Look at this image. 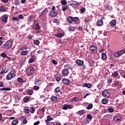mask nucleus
Segmentation results:
<instances>
[{"mask_svg":"<svg viewBox=\"0 0 125 125\" xmlns=\"http://www.w3.org/2000/svg\"><path fill=\"white\" fill-rule=\"evenodd\" d=\"M80 21V18L78 17H74L72 16H69L66 19V21L69 24H72L74 23L76 24H79V21Z\"/></svg>","mask_w":125,"mask_h":125,"instance_id":"1","label":"nucleus"},{"mask_svg":"<svg viewBox=\"0 0 125 125\" xmlns=\"http://www.w3.org/2000/svg\"><path fill=\"white\" fill-rule=\"evenodd\" d=\"M15 77H16V71L13 70L10 71V73L6 75V79L7 81H10V80H12Z\"/></svg>","mask_w":125,"mask_h":125,"instance_id":"2","label":"nucleus"},{"mask_svg":"<svg viewBox=\"0 0 125 125\" xmlns=\"http://www.w3.org/2000/svg\"><path fill=\"white\" fill-rule=\"evenodd\" d=\"M36 72V69L32 67H28L26 70V76L27 77H30L33 76L35 72Z\"/></svg>","mask_w":125,"mask_h":125,"instance_id":"3","label":"nucleus"},{"mask_svg":"<svg viewBox=\"0 0 125 125\" xmlns=\"http://www.w3.org/2000/svg\"><path fill=\"white\" fill-rule=\"evenodd\" d=\"M12 44H13L12 41L10 40H8L3 45L4 48H5L6 49H8L9 48H10L11 46H12Z\"/></svg>","mask_w":125,"mask_h":125,"instance_id":"4","label":"nucleus"},{"mask_svg":"<svg viewBox=\"0 0 125 125\" xmlns=\"http://www.w3.org/2000/svg\"><path fill=\"white\" fill-rule=\"evenodd\" d=\"M121 120H122V116H121V115L120 114H117L114 115L113 117L114 122L119 123V122H121Z\"/></svg>","mask_w":125,"mask_h":125,"instance_id":"5","label":"nucleus"},{"mask_svg":"<svg viewBox=\"0 0 125 125\" xmlns=\"http://www.w3.org/2000/svg\"><path fill=\"white\" fill-rule=\"evenodd\" d=\"M50 16L52 18L56 17L58 15V11L57 10H51L49 12Z\"/></svg>","mask_w":125,"mask_h":125,"instance_id":"6","label":"nucleus"},{"mask_svg":"<svg viewBox=\"0 0 125 125\" xmlns=\"http://www.w3.org/2000/svg\"><path fill=\"white\" fill-rule=\"evenodd\" d=\"M102 95L103 96H104V97H105V98H109L110 96L109 90H108V89L104 90L102 93Z\"/></svg>","mask_w":125,"mask_h":125,"instance_id":"7","label":"nucleus"},{"mask_svg":"<svg viewBox=\"0 0 125 125\" xmlns=\"http://www.w3.org/2000/svg\"><path fill=\"white\" fill-rule=\"evenodd\" d=\"M54 76L56 82H60L61 81V79H62V76H61V74H60V73H57L55 74Z\"/></svg>","mask_w":125,"mask_h":125,"instance_id":"8","label":"nucleus"},{"mask_svg":"<svg viewBox=\"0 0 125 125\" xmlns=\"http://www.w3.org/2000/svg\"><path fill=\"white\" fill-rule=\"evenodd\" d=\"M73 108H74V106L71 104H64L62 107V109L63 110H68V109H73Z\"/></svg>","mask_w":125,"mask_h":125,"instance_id":"9","label":"nucleus"},{"mask_svg":"<svg viewBox=\"0 0 125 125\" xmlns=\"http://www.w3.org/2000/svg\"><path fill=\"white\" fill-rule=\"evenodd\" d=\"M62 82L64 84H65L66 85H69L71 84V81L68 79L66 78H63L62 80Z\"/></svg>","mask_w":125,"mask_h":125,"instance_id":"10","label":"nucleus"},{"mask_svg":"<svg viewBox=\"0 0 125 125\" xmlns=\"http://www.w3.org/2000/svg\"><path fill=\"white\" fill-rule=\"evenodd\" d=\"M8 72V68L6 67L5 66H3L2 67V70L0 72V74L2 75V74H5Z\"/></svg>","mask_w":125,"mask_h":125,"instance_id":"11","label":"nucleus"},{"mask_svg":"<svg viewBox=\"0 0 125 125\" xmlns=\"http://www.w3.org/2000/svg\"><path fill=\"white\" fill-rule=\"evenodd\" d=\"M62 74L64 77H67L69 75V70L64 68L62 70Z\"/></svg>","mask_w":125,"mask_h":125,"instance_id":"12","label":"nucleus"},{"mask_svg":"<svg viewBox=\"0 0 125 125\" xmlns=\"http://www.w3.org/2000/svg\"><path fill=\"white\" fill-rule=\"evenodd\" d=\"M89 50L92 52H97V47L94 45H91L89 47Z\"/></svg>","mask_w":125,"mask_h":125,"instance_id":"13","label":"nucleus"},{"mask_svg":"<svg viewBox=\"0 0 125 125\" xmlns=\"http://www.w3.org/2000/svg\"><path fill=\"white\" fill-rule=\"evenodd\" d=\"M1 20L3 23H6L7 22V19H8V15H4L1 17Z\"/></svg>","mask_w":125,"mask_h":125,"instance_id":"14","label":"nucleus"},{"mask_svg":"<svg viewBox=\"0 0 125 125\" xmlns=\"http://www.w3.org/2000/svg\"><path fill=\"white\" fill-rule=\"evenodd\" d=\"M110 26L112 27H115L117 25V21L116 20H112L110 22H109Z\"/></svg>","mask_w":125,"mask_h":125,"instance_id":"15","label":"nucleus"},{"mask_svg":"<svg viewBox=\"0 0 125 125\" xmlns=\"http://www.w3.org/2000/svg\"><path fill=\"white\" fill-rule=\"evenodd\" d=\"M26 49H28V47L26 46H23L21 47L17 51V53H20V52L21 51L23 50H26Z\"/></svg>","mask_w":125,"mask_h":125,"instance_id":"16","label":"nucleus"},{"mask_svg":"<svg viewBox=\"0 0 125 125\" xmlns=\"http://www.w3.org/2000/svg\"><path fill=\"white\" fill-rule=\"evenodd\" d=\"M64 68L68 71L69 70H73V66H72V65L69 64L68 63L64 65Z\"/></svg>","mask_w":125,"mask_h":125,"instance_id":"17","label":"nucleus"},{"mask_svg":"<svg viewBox=\"0 0 125 125\" xmlns=\"http://www.w3.org/2000/svg\"><path fill=\"white\" fill-rule=\"evenodd\" d=\"M36 58H37L36 56H32L28 61V63H33V62H35Z\"/></svg>","mask_w":125,"mask_h":125,"instance_id":"18","label":"nucleus"},{"mask_svg":"<svg viewBox=\"0 0 125 125\" xmlns=\"http://www.w3.org/2000/svg\"><path fill=\"white\" fill-rule=\"evenodd\" d=\"M50 100L52 102H57V101H58V97L53 96L50 98Z\"/></svg>","mask_w":125,"mask_h":125,"instance_id":"19","label":"nucleus"},{"mask_svg":"<svg viewBox=\"0 0 125 125\" xmlns=\"http://www.w3.org/2000/svg\"><path fill=\"white\" fill-rule=\"evenodd\" d=\"M29 53V51L28 50H23L21 51L20 55H21V56H26Z\"/></svg>","mask_w":125,"mask_h":125,"instance_id":"20","label":"nucleus"},{"mask_svg":"<svg viewBox=\"0 0 125 125\" xmlns=\"http://www.w3.org/2000/svg\"><path fill=\"white\" fill-rule=\"evenodd\" d=\"M83 63H84V62L83 60H76V63L77 64V65H79V66H83Z\"/></svg>","mask_w":125,"mask_h":125,"instance_id":"21","label":"nucleus"},{"mask_svg":"<svg viewBox=\"0 0 125 125\" xmlns=\"http://www.w3.org/2000/svg\"><path fill=\"white\" fill-rule=\"evenodd\" d=\"M97 26L98 27L103 26V21H102V20H98L97 22Z\"/></svg>","mask_w":125,"mask_h":125,"instance_id":"22","label":"nucleus"},{"mask_svg":"<svg viewBox=\"0 0 125 125\" xmlns=\"http://www.w3.org/2000/svg\"><path fill=\"white\" fill-rule=\"evenodd\" d=\"M68 9H69V5H62V10L63 12L68 10Z\"/></svg>","mask_w":125,"mask_h":125,"instance_id":"23","label":"nucleus"},{"mask_svg":"<svg viewBox=\"0 0 125 125\" xmlns=\"http://www.w3.org/2000/svg\"><path fill=\"white\" fill-rule=\"evenodd\" d=\"M69 59L67 58L66 57H63L62 58H60V62L62 63V62H63V63H66L67 61H68Z\"/></svg>","mask_w":125,"mask_h":125,"instance_id":"24","label":"nucleus"},{"mask_svg":"<svg viewBox=\"0 0 125 125\" xmlns=\"http://www.w3.org/2000/svg\"><path fill=\"white\" fill-rule=\"evenodd\" d=\"M34 83H35V84H37V85H40L41 83H42V80L35 79Z\"/></svg>","mask_w":125,"mask_h":125,"instance_id":"25","label":"nucleus"},{"mask_svg":"<svg viewBox=\"0 0 125 125\" xmlns=\"http://www.w3.org/2000/svg\"><path fill=\"white\" fill-rule=\"evenodd\" d=\"M72 3L69 4V5H71V6H73V5H79L80 3L76 1H73L71 0Z\"/></svg>","mask_w":125,"mask_h":125,"instance_id":"26","label":"nucleus"},{"mask_svg":"<svg viewBox=\"0 0 125 125\" xmlns=\"http://www.w3.org/2000/svg\"><path fill=\"white\" fill-rule=\"evenodd\" d=\"M61 91V88L60 87L58 86L54 89V92L55 93H58L59 92H60Z\"/></svg>","mask_w":125,"mask_h":125,"instance_id":"27","label":"nucleus"},{"mask_svg":"<svg viewBox=\"0 0 125 125\" xmlns=\"http://www.w3.org/2000/svg\"><path fill=\"white\" fill-rule=\"evenodd\" d=\"M0 11L1 12H5V11H6V7L3 6H0Z\"/></svg>","mask_w":125,"mask_h":125,"instance_id":"28","label":"nucleus"},{"mask_svg":"<svg viewBox=\"0 0 125 125\" xmlns=\"http://www.w3.org/2000/svg\"><path fill=\"white\" fill-rule=\"evenodd\" d=\"M117 53H118V55L121 57V56H122V55H123V54H124V53H125V49L121 50V51H119L118 52H117Z\"/></svg>","mask_w":125,"mask_h":125,"instance_id":"29","label":"nucleus"},{"mask_svg":"<svg viewBox=\"0 0 125 125\" xmlns=\"http://www.w3.org/2000/svg\"><path fill=\"white\" fill-rule=\"evenodd\" d=\"M12 20L13 22H19V21H20V20L17 17H13L12 18Z\"/></svg>","mask_w":125,"mask_h":125,"instance_id":"30","label":"nucleus"},{"mask_svg":"<svg viewBox=\"0 0 125 125\" xmlns=\"http://www.w3.org/2000/svg\"><path fill=\"white\" fill-rule=\"evenodd\" d=\"M11 90V88H10V87L0 88V90H1V91H2L3 90H4L5 91H9V90Z\"/></svg>","mask_w":125,"mask_h":125,"instance_id":"31","label":"nucleus"},{"mask_svg":"<svg viewBox=\"0 0 125 125\" xmlns=\"http://www.w3.org/2000/svg\"><path fill=\"white\" fill-rule=\"evenodd\" d=\"M102 59H103V60L107 59V55H106V53H103L102 54Z\"/></svg>","mask_w":125,"mask_h":125,"instance_id":"32","label":"nucleus"},{"mask_svg":"<svg viewBox=\"0 0 125 125\" xmlns=\"http://www.w3.org/2000/svg\"><path fill=\"white\" fill-rule=\"evenodd\" d=\"M85 113L84 110H79L77 112V114L80 116H82V115H83V114H85Z\"/></svg>","mask_w":125,"mask_h":125,"instance_id":"33","label":"nucleus"},{"mask_svg":"<svg viewBox=\"0 0 125 125\" xmlns=\"http://www.w3.org/2000/svg\"><path fill=\"white\" fill-rule=\"evenodd\" d=\"M75 29H76V27L75 26H70L68 28V31L70 32H74L75 31Z\"/></svg>","mask_w":125,"mask_h":125,"instance_id":"34","label":"nucleus"},{"mask_svg":"<svg viewBox=\"0 0 125 125\" xmlns=\"http://www.w3.org/2000/svg\"><path fill=\"white\" fill-rule=\"evenodd\" d=\"M56 37L61 38L62 37H64V34L62 33H58L56 35Z\"/></svg>","mask_w":125,"mask_h":125,"instance_id":"35","label":"nucleus"},{"mask_svg":"<svg viewBox=\"0 0 125 125\" xmlns=\"http://www.w3.org/2000/svg\"><path fill=\"white\" fill-rule=\"evenodd\" d=\"M33 93H34V90L29 89L27 91V94H28V95H33Z\"/></svg>","mask_w":125,"mask_h":125,"instance_id":"36","label":"nucleus"},{"mask_svg":"<svg viewBox=\"0 0 125 125\" xmlns=\"http://www.w3.org/2000/svg\"><path fill=\"white\" fill-rule=\"evenodd\" d=\"M35 111H36V108H35V107H31L30 108L29 112L31 113L32 114H34L35 113Z\"/></svg>","mask_w":125,"mask_h":125,"instance_id":"37","label":"nucleus"},{"mask_svg":"<svg viewBox=\"0 0 125 125\" xmlns=\"http://www.w3.org/2000/svg\"><path fill=\"white\" fill-rule=\"evenodd\" d=\"M83 86L85 87H87V88H91V83H84Z\"/></svg>","mask_w":125,"mask_h":125,"instance_id":"38","label":"nucleus"},{"mask_svg":"<svg viewBox=\"0 0 125 125\" xmlns=\"http://www.w3.org/2000/svg\"><path fill=\"white\" fill-rule=\"evenodd\" d=\"M52 120H53V118H51L50 116H47V119L46 120L45 123L50 122V121H52Z\"/></svg>","mask_w":125,"mask_h":125,"instance_id":"39","label":"nucleus"},{"mask_svg":"<svg viewBox=\"0 0 125 125\" xmlns=\"http://www.w3.org/2000/svg\"><path fill=\"white\" fill-rule=\"evenodd\" d=\"M17 81L19 83H24V80H23V79H22L21 78H20V77L18 78Z\"/></svg>","mask_w":125,"mask_h":125,"instance_id":"40","label":"nucleus"},{"mask_svg":"<svg viewBox=\"0 0 125 125\" xmlns=\"http://www.w3.org/2000/svg\"><path fill=\"white\" fill-rule=\"evenodd\" d=\"M93 107V104H90L87 107L86 109L87 110H90V109H92V107Z\"/></svg>","mask_w":125,"mask_h":125,"instance_id":"41","label":"nucleus"},{"mask_svg":"<svg viewBox=\"0 0 125 125\" xmlns=\"http://www.w3.org/2000/svg\"><path fill=\"white\" fill-rule=\"evenodd\" d=\"M108 100L106 99H104L102 101V104H106L107 103H108Z\"/></svg>","mask_w":125,"mask_h":125,"instance_id":"42","label":"nucleus"},{"mask_svg":"<svg viewBox=\"0 0 125 125\" xmlns=\"http://www.w3.org/2000/svg\"><path fill=\"white\" fill-rule=\"evenodd\" d=\"M34 29L36 30L37 31H40L41 30V26H40V24L35 25Z\"/></svg>","mask_w":125,"mask_h":125,"instance_id":"43","label":"nucleus"},{"mask_svg":"<svg viewBox=\"0 0 125 125\" xmlns=\"http://www.w3.org/2000/svg\"><path fill=\"white\" fill-rule=\"evenodd\" d=\"M61 3L62 5H66L67 4V0H62L61 1Z\"/></svg>","mask_w":125,"mask_h":125,"instance_id":"44","label":"nucleus"},{"mask_svg":"<svg viewBox=\"0 0 125 125\" xmlns=\"http://www.w3.org/2000/svg\"><path fill=\"white\" fill-rule=\"evenodd\" d=\"M24 111L25 113H26L27 114L30 112V109H29V107L27 106L24 108Z\"/></svg>","mask_w":125,"mask_h":125,"instance_id":"45","label":"nucleus"},{"mask_svg":"<svg viewBox=\"0 0 125 125\" xmlns=\"http://www.w3.org/2000/svg\"><path fill=\"white\" fill-rule=\"evenodd\" d=\"M14 2L15 5H19V4H20V2L19 0H15L14 1Z\"/></svg>","mask_w":125,"mask_h":125,"instance_id":"46","label":"nucleus"},{"mask_svg":"<svg viewBox=\"0 0 125 125\" xmlns=\"http://www.w3.org/2000/svg\"><path fill=\"white\" fill-rule=\"evenodd\" d=\"M53 23H56L57 25H59L60 24V21L55 19L53 21Z\"/></svg>","mask_w":125,"mask_h":125,"instance_id":"47","label":"nucleus"},{"mask_svg":"<svg viewBox=\"0 0 125 125\" xmlns=\"http://www.w3.org/2000/svg\"><path fill=\"white\" fill-rule=\"evenodd\" d=\"M12 124L13 125H17L18 124V120L15 119V120L13 121Z\"/></svg>","mask_w":125,"mask_h":125,"instance_id":"48","label":"nucleus"},{"mask_svg":"<svg viewBox=\"0 0 125 125\" xmlns=\"http://www.w3.org/2000/svg\"><path fill=\"white\" fill-rule=\"evenodd\" d=\"M86 119H88V120H90V121H91L92 120V116L90 114H87L86 116Z\"/></svg>","mask_w":125,"mask_h":125,"instance_id":"49","label":"nucleus"},{"mask_svg":"<svg viewBox=\"0 0 125 125\" xmlns=\"http://www.w3.org/2000/svg\"><path fill=\"white\" fill-rule=\"evenodd\" d=\"M92 114L94 115H96V114H98V110L96 109H94L92 112Z\"/></svg>","mask_w":125,"mask_h":125,"instance_id":"50","label":"nucleus"},{"mask_svg":"<svg viewBox=\"0 0 125 125\" xmlns=\"http://www.w3.org/2000/svg\"><path fill=\"white\" fill-rule=\"evenodd\" d=\"M112 75L113 77H117L118 76L119 73L117 71H115L112 73Z\"/></svg>","mask_w":125,"mask_h":125,"instance_id":"51","label":"nucleus"},{"mask_svg":"<svg viewBox=\"0 0 125 125\" xmlns=\"http://www.w3.org/2000/svg\"><path fill=\"white\" fill-rule=\"evenodd\" d=\"M47 12H48V9L46 8V9H45V10H43L41 13H42L43 14H46Z\"/></svg>","mask_w":125,"mask_h":125,"instance_id":"52","label":"nucleus"},{"mask_svg":"<svg viewBox=\"0 0 125 125\" xmlns=\"http://www.w3.org/2000/svg\"><path fill=\"white\" fill-rule=\"evenodd\" d=\"M34 43L36 45H39V44H40V41L38 40H34Z\"/></svg>","mask_w":125,"mask_h":125,"instance_id":"53","label":"nucleus"},{"mask_svg":"<svg viewBox=\"0 0 125 125\" xmlns=\"http://www.w3.org/2000/svg\"><path fill=\"white\" fill-rule=\"evenodd\" d=\"M23 102H25V103H27L28 100H29V97H25L23 98Z\"/></svg>","mask_w":125,"mask_h":125,"instance_id":"54","label":"nucleus"},{"mask_svg":"<svg viewBox=\"0 0 125 125\" xmlns=\"http://www.w3.org/2000/svg\"><path fill=\"white\" fill-rule=\"evenodd\" d=\"M18 17H19V19L20 20V19L21 20L24 19V16L22 14L19 15Z\"/></svg>","mask_w":125,"mask_h":125,"instance_id":"55","label":"nucleus"},{"mask_svg":"<svg viewBox=\"0 0 125 125\" xmlns=\"http://www.w3.org/2000/svg\"><path fill=\"white\" fill-rule=\"evenodd\" d=\"M34 90H39L40 89V87L39 86L35 85L33 86Z\"/></svg>","mask_w":125,"mask_h":125,"instance_id":"56","label":"nucleus"},{"mask_svg":"<svg viewBox=\"0 0 125 125\" xmlns=\"http://www.w3.org/2000/svg\"><path fill=\"white\" fill-rule=\"evenodd\" d=\"M81 13H84L85 12V8H82L80 9Z\"/></svg>","mask_w":125,"mask_h":125,"instance_id":"57","label":"nucleus"},{"mask_svg":"<svg viewBox=\"0 0 125 125\" xmlns=\"http://www.w3.org/2000/svg\"><path fill=\"white\" fill-rule=\"evenodd\" d=\"M1 57L3 58H5L6 57V54L5 53H2L1 54Z\"/></svg>","mask_w":125,"mask_h":125,"instance_id":"58","label":"nucleus"},{"mask_svg":"<svg viewBox=\"0 0 125 125\" xmlns=\"http://www.w3.org/2000/svg\"><path fill=\"white\" fill-rule=\"evenodd\" d=\"M52 62L54 65H57V64H58V62L57 61H55V60H52Z\"/></svg>","mask_w":125,"mask_h":125,"instance_id":"59","label":"nucleus"},{"mask_svg":"<svg viewBox=\"0 0 125 125\" xmlns=\"http://www.w3.org/2000/svg\"><path fill=\"white\" fill-rule=\"evenodd\" d=\"M34 24L35 26H37V25H39V21H37V20H35L34 21Z\"/></svg>","mask_w":125,"mask_h":125,"instance_id":"60","label":"nucleus"},{"mask_svg":"<svg viewBox=\"0 0 125 125\" xmlns=\"http://www.w3.org/2000/svg\"><path fill=\"white\" fill-rule=\"evenodd\" d=\"M53 125H61V123L59 122L53 123Z\"/></svg>","mask_w":125,"mask_h":125,"instance_id":"61","label":"nucleus"},{"mask_svg":"<svg viewBox=\"0 0 125 125\" xmlns=\"http://www.w3.org/2000/svg\"><path fill=\"white\" fill-rule=\"evenodd\" d=\"M108 111L110 112V113H113L114 112V108L109 107L108 108Z\"/></svg>","mask_w":125,"mask_h":125,"instance_id":"62","label":"nucleus"},{"mask_svg":"<svg viewBox=\"0 0 125 125\" xmlns=\"http://www.w3.org/2000/svg\"><path fill=\"white\" fill-rule=\"evenodd\" d=\"M82 66V68L83 69V70H85L86 69V68H87L86 64H83Z\"/></svg>","mask_w":125,"mask_h":125,"instance_id":"63","label":"nucleus"},{"mask_svg":"<svg viewBox=\"0 0 125 125\" xmlns=\"http://www.w3.org/2000/svg\"><path fill=\"white\" fill-rule=\"evenodd\" d=\"M45 124L47 125H53V123H52V122H45Z\"/></svg>","mask_w":125,"mask_h":125,"instance_id":"64","label":"nucleus"}]
</instances>
